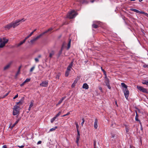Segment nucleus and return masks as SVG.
Instances as JSON below:
<instances>
[{"label": "nucleus", "instance_id": "1", "mask_svg": "<svg viewBox=\"0 0 148 148\" xmlns=\"http://www.w3.org/2000/svg\"><path fill=\"white\" fill-rule=\"evenodd\" d=\"M25 20L24 19V18L17 20L15 22H12L9 24L6 25L4 27L8 29H9L12 27L14 28L19 25L20 22L24 21H25Z\"/></svg>", "mask_w": 148, "mask_h": 148}, {"label": "nucleus", "instance_id": "2", "mask_svg": "<svg viewBox=\"0 0 148 148\" xmlns=\"http://www.w3.org/2000/svg\"><path fill=\"white\" fill-rule=\"evenodd\" d=\"M76 12L74 10L71 11L67 14V17L70 19L75 18L76 16Z\"/></svg>", "mask_w": 148, "mask_h": 148}, {"label": "nucleus", "instance_id": "3", "mask_svg": "<svg viewBox=\"0 0 148 148\" xmlns=\"http://www.w3.org/2000/svg\"><path fill=\"white\" fill-rule=\"evenodd\" d=\"M8 41V40L6 39L5 38H3V39L1 38H0V42L1 43L0 45V48H3L5 45L6 43H7Z\"/></svg>", "mask_w": 148, "mask_h": 148}, {"label": "nucleus", "instance_id": "4", "mask_svg": "<svg viewBox=\"0 0 148 148\" xmlns=\"http://www.w3.org/2000/svg\"><path fill=\"white\" fill-rule=\"evenodd\" d=\"M20 107L19 106L15 105L13 109V115L14 116L16 115L19 113V109Z\"/></svg>", "mask_w": 148, "mask_h": 148}, {"label": "nucleus", "instance_id": "5", "mask_svg": "<svg viewBox=\"0 0 148 148\" xmlns=\"http://www.w3.org/2000/svg\"><path fill=\"white\" fill-rule=\"evenodd\" d=\"M42 36V34H41L39 35V36H37L36 37H34L33 38L31 39L29 41H28L29 43H31L32 44H34L36 41L39 39Z\"/></svg>", "mask_w": 148, "mask_h": 148}, {"label": "nucleus", "instance_id": "6", "mask_svg": "<svg viewBox=\"0 0 148 148\" xmlns=\"http://www.w3.org/2000/svg\"><path fill=\"white\" fill-rule=\"evenodd\" d=\"M137 88L140 91H141L143 92L146 93H148L147 89L143 88L142 86H137Z\"/></svg>", "mask_w": 148, "mask_h": 148}, {"label": "nucleus", "instance_id": "7", "mask_svg": "<svg viewBox=\"0 0 148 148\" xmlns=\"http://www.w3.org/2000/svg\"><path fill=\"white\" fill-rule=\"evenodd\" d=\"M12 63V61H11L4 66L3 68V71H5L8 70L10 68L11 64Z\"/></svg>", "mask_w": 148, "mask_h": 148}, {"label": "nucleus", "instance_id": "8", "mask_svg": "<svg viewBox=\"0 0 148 148\" xmlns=\"http://www.w3.org/2000/svg\"><path fill=\"white\" fill-rule=\"evenodd\" d=\"M123 91L125 97V98L127 99L129 94V91L127 88L126 89H123Z\"/></svg>", "mask_w": 148, "mask_h": 148}, {"label": "nucleus", "instance_id": "9", "mask_svg": "<svg viewBox=\"0 0 148 148\" xmlns=\"http://www.w3.org/2000/svg\"><path fill=\"white\" fill-rule=\"evenodd\" d=\"M104 82L106 84V85L108 87V89H110L111 88L109 80V79L107 78L105 80Z\"/></svg>", "mask_w": 148, "mask_h": 148}, {"label": "nucleus", "instance_id": "10", "mask_svg": "<svg viewBox=\"0 0 148 148\" xmlns=\"http://www.w3.org/2000/svg\"><path fill=\"white\" fill-rule=\"evenodd\" d=\"M77 138H76V143H77V145H78V142L79 141V140L80 138V134L79 133V131L78 129H77Z\"/></svg>", "mask_w": 148, "mask_h": 148}, {"label": "nucleus", "instance_id": "11", "mask_svg": "<svg viewBox=\"0 0 148 148\" xmlns=\"http://www.w3.org/2000/svg\"><path fill=\"white\" fill-rule=\"evenodd\" d=\"M24 97H23L18 102H16V105H17L20 106H21L22 105V104L24 103Z\"/></svg>", "mask_w": 148, "mask_h": 148}, {"label": "nucleus", "instance_id": "12", "mask_svg": "<svg viewBox=\"0 0 148 148\" xmlns=\"http://www.w3.org/2000/svg\"><path fill=\"white\" fill-rule=\"evenodd\" d=\"M40 86L42 87H47L48 85V82L43 81L40 84Z\"/></svg>", "mask_w": 148, "mask_h": 148}, {"label": "nucleus", "instance_id": "13", "mask_svg": "<svg viewBox=\"0 0 148 148\" xmlns=\"http://www.w3.org/2000/svg\"><path fill=\"white\" fill-rule=\"evenodd\" d=\"M30 78H27L26 79V80L21 84H20V86L21 87L23 86H24L25 84L27 82H28L30 81Z\"/></svg>", "mask_w": 148, "mask_h": 148}, {"label": "nucleus", "instance_id": "14", "mask_svg": "<svg viewBox=\"0 0 148 148\" xmlns=\"http://www.w3.org/2000/svg\"><path fill=\"white\" fill-rule=\"evenodd\" d=\"M73 61L72 60L70 64L69 65L68 67L67 68V70H68L71 71V69L72 68L73 64Z\"/></svg>", "mask_w": 148, "mask_h": 148}, {"label": "nucleus", "instance_id": "15", "mask_svg": "<svg viewBox=\"0 0 148 148\" xmlns=\"http://www.w3.org/2000/svg\"><path fill=\"white\" fill-rule=\"evenodd\" d=\"M98 120L97 119H96L94 123V127L95 129H97L98 127L97 125Z\"/></svg>", "mask_w": 148, "mask_h": 148}, {"label": "nucleus", "instance_id": "16", "mask_svg": "<svg viewBox=\"0 0 148 148\" xmlns=\"http://www.w3.org/2000/svg\"><path fill=\"white\" fill-rule=\"evenodd\" d=\"M130 10L137 13H138L141 14L142 11H140L136 9L133 8H131Z\"/></svg>", "mask_w": 148, "mask_h": 148}, {"label": "nucleus", "instance_id": "17", "mask_svg": "<svg viewBox=\"0 0 148 148\" xmlns=\"http://www.w3.org/2000/svg\"><path fill=\"white\" fill-rule=\"evenodd\" d=\"M82 88L84 89H88L89 88V86L86 83H84L83 84Z\"/></svg>", "mask_w": 148, "mask_h": 148}, {"label": "nucleus", "instance_id": "18", "mask_svg": "<svg viewBox=\"0 0 148 148\" xmlns=\"http://www.w3.org/2000/svg\"><path fill=\"white\" fill-rule=\"evenodd\" d=\"M66 98V97H64L62 98L59 101L58 103L56 104V106L60 104L62 102V101L64 100Z\"/></svg>", "mask_w": 148, "mask_h": 148}, {"label": "nucleus", "instance_id": "19", "mask_svg": "<svg viewBox=\"0 0 148 148\" xmlns=\"http://www.w3.org/2000/svg\"><path fill=\"white\" fill-rule=\"evenodd\" d=\"M78 81V79H76L74 81V82L72 85L71 87L72 88H74L75 87L76 84L77 83Z\"/></svg>", "mask_w": 148, "mask_h": 148}, {"label": "nucleus", "instance_id": "20", "mask_svg": "<svg viewBox=\"0 0 148 148\" xmlns=\"http://www.w3.org/2000/svg\"><path fill=\"white\" fill-rule=\"evenodd\" d=\"M53 29V28L52 27L50 28L49 29H48V30H46L45 32H43L41 34H42V36L45 34V33H46L48 32L49 31H51Z\"/></svg>", "mask_w": 148, "mask_h": 148}, {"label": "nucleus", "instance_id": "21", "mask_svg": "<svg viewBox=\"0 0 148 148\" xmlns=\"http://www.w3.org/2000/svg\"><path fill=\"white\" fill-rule=\"evenodd\" d=\"M33 103L34 101H32L30 102V103L29 106V108H28V110L29 111L30 110L31 108L33 106Z\"/></svg>", "mask_w": 148, "mask_h": 148}, {"label": "nucleus", "instance_id": "22", "mask_svg": "<svg viewBox=\"0 0 148 148\" xmlns=\"http://www.w3.org/2000/svg\"><path fill=\"white\" fill-rule=\"evenodd\" d=\"M55 53L53 51H52L49 53V57L51 58L54 55Z\"/></svg>", "mask_w": 148, "mask_h": 148}, {"label": "nucleus", "instance_id": "23", "mask_svg": "<svg viewBox=\"0 0 148 148\" xmlns=\"http://www.w3.org/2000/svg\"><path fill=\"white\" fill-rule=\"evenodd\" d=\"M71 40L69 39L67 45V49H69L70 47Z\"/></svg>", "mask_w": 148, "mask_h": 148}, {"label": "nucleus", "instance_id": "24", "mask_svg": "<svg viewBox=\"0 0 148 148\" xmlns=\"http://www.w3.org/2000/svg\"><path fill=\"white\" fill-rule=\"evenodd\" d=\"M121 85L122 86L125 88L124 89H126L127 88V86L125 84L123 83H121Z\"/></svg>", "mask_w": 148, "mask_h": 148}, {"label": "nucleus", "instance_id": "25", "mask_svg": "<svg viewBox=\"0 0 148 148\" xmlns=\"http://www.w3.org/2000/svg\"><path fill=\"white\" fill-rule=\"evenodd\" d=\"M25 40H24L22 41L21 42L19 43L17 45V47H19L20 46L22 45L23 43H24L25 42Z\"/></svg>", "mask_w": 148, "mask_h": 148}, {"label": "nucleus", "instance_id": "26", "mask_svg": "<svg viewBox=\"0 0 148 148\" xmlns=\"http://www.w3.org/2000/svg\"><path fill=\"white\" fill-rule=\"evenodd\" d=\"M142 83L143 84H145L148 86V80H144L142 82Z\"/></svg>", "mask_w": 148, "mask_h": 148}, {"label": "nucleus", "instance_id": "27", "mask_svg": "<svg viewBox=\"0 0 148 148\" xmlns=\"http://www.w3.org/2000/svg\"><path fill=\"white\" fill-rule=\"evenodd\" d=\"M70 71L66 69V71L65 72V76L66 77H68L69 75V73H70Z\"/></svg>", "mask_w": 148, "mask_h": 148}, {"label": "nucleus", "instance_id": "28", "mask_svg": "<svg viewBox=\"0 0 148 148\" xmlns=\"http://www.w3.org/2000/svg\"><path fill=\"white\" fill-rule=\"evenodd\" d=\"M21 66H20L19 68H18V71L16 74V76H17L18 75L19 73L20 72V69L21 68Z\"/></svg>", "mask_w": 148, "mask_h": 148}, {"label": "nucleus", "instance_id": "29", "mask_svg": "<svg viewBox=\"0 0 148 148\" xmlns=\"http://www.w3.org/2000/svg\"><path fill=\"white\" fill-rule=\"evenodd\" d=\"M58 128V127L57 126H55L53 128H51V129L49 130L50 132L53 131H55L56 129Z\"/></svg>", "mask_w": 148, "mask_h": 148}, {"label": "nucleus", "instance_id": "30", "mask_svg": "<svg viewBox=\"0 0 148 148\" xmlns=\"http://www.w3.org/2000/svg\"><path fill=\"white\" fill-rule=\"evenodd\" d=\"M19 119L17 120L15 122V123L13 124L12 125L11 127L12 128L17 123H18V121H19Z\"/></svg>", "mask_w": 148, "mask_h": 148}, {"label": "nucleus", "instance_id": "31", "mask_svg": "<svg viewBox=\"0 0 148 148\" xmlns=\"http://www.w3.org/2000/svg\"><path fill=\"white\" fill-rule=\"evenodd\" d=\"M92 26L93 28L96 29L98 28V26L95 24H93L92 25Z\"/></svg>", "mask_w": 148, "mask_h": 148}, {"label": "nucleus", "instance_id": "32", "mask_svg": "<svg viewBox=\"0 0 148 148\" xmlns=\"http://www.w3.org/2000/svg\"><path fill=\"white\" fill-rule=\"evenodd\" d=\"M66 43L65 42H64L62 44V46L61 48L63 49V48L66 47Z\"/></svg>", "mask_w": 148, "mask_h": 148}, {"label": "nucleus", "instance_id": "33", "mask_svg": "<svg viewBox=\"0 0 148 148\" xmlns=\"http://www.w3.org/2000/svg\"><path fill=\"white\" fill-rule=\"evenodd\" d=\"M138 114L136 112V116H135V120L136 121H139V120L138 119Z\"/></svg>", "mask_w": 148, "mask_h": 148}, {"label": "nucleus", "instance_id": "34", "mask_svg": "<svg viewBox=\"0 0 148 148\" xmlns=\"http://www.w3.org/2000/svg\"><path fill=\"white\" fill-rule=\"evenodd\" d=\"M81 2L82 3L87 4L88 3V2L87 0H83Z\"/></svg>", "mask_w": 148, "mask_h": 148}, {"label": "nucleus", "instance_id": "35", "mask_svg": "<svg viewBox=\"0 0 148 148\" xmlns=\"http://www.w3.org/2000/svg\"><path fill=\"white\" fill-rule=\"evenodd\" d=\"M35 66H32L30 69V72H32L35 69Z\"/></svg>", "mask_w": 148, "mask_h": 148}, {"label": "nucleus", "instance_id": "36", "mask_svg": "<svg viewBox=\"0 0 148 148\" xmlns=\"http://www.w3.org/2000/svg\"><path fill=\"white\" fill-rule=\"evenodd\" d=\"M63 49L61 48V50H60V51L59 52V53H58V57H59L61 55V54L62 53V51L63 50Z\"/></svg>", "mask_w": 148, "mask_h": 148}, {"label": "nucleus", "instance_id": "37", "mask_svg": "<svg viewBox=\"0 0 148 148\" xmlns=\"http://www.w3.org/2000/svg\"><path fill=\"white\" fill-rule=\"evenodd\" d=\"M56 119V118L55 117H54L53 118L51 119V123H52Z\"/></svg>", "mask_w": 148, "mask_h": 148}, {"label": "nucleus", "instance_id": "38", "mask_svg": "<svg viewBox=\"0 0 148 148\" xmlns=\"http://www.w3.org/2000/svg\"><path fill=\"white\" fill-rule=\"evenodd\" d=\"M141 14H144L147 17H148V14H147V13H145L144 12L142 11Z\"/></svg>", "mask_w": 148, "mask_h": 148}, {"label": "nucleus", "instance_id": "39", "mask_svg": "<svg viewBox=\"0 0 148 148\" xmlns=\"http://www.w3.org/2000/svg\"><path fill=\"white\" fill-rule=\"evenodd\" d=\"M60 75V73H59L58 75H56V78L58 79H59Z\"/></svg>", "mask_w": 148, "mask_h": 148}, {"label": "nucleus", "instance_id": "40", "mask_svg": "<svg viewBox=\"0 0 148 148\" xmlns=\"http://www.w3.org/2000/svg\"><path fill=\"white\" fill-rule=\"evenodd\" d=\"M82 121L81 123V124L82 126H83V124H84V121H85V120H84V118H83L82 119Z\"/></svg>", "mask_w": 148, "mask_h": 148}, {"label": "nucleus", "instance_id": "41", "mask_svg": "<svg viewBox=\"0 0 148 148\" xmlns=\"http://www.w3.org/2000/svg\"><path fill=\"white\" fill-rule=\"evenodd\" d=\"M96 141L95 140H94V148H96Z\"/></svg>", "mask_w": 148, "mask_h": 148}, {"label": "nucleus", "instance_id": "42", "mask_svg": "<svg viewBox=\"0 0 148 148\" xmlns=\"http://www.w3.org/2000/svg\"><path fill=\"white\" fill-rule=\"evenodd\" d=\"M70 114V112H68L66 114H64L62 116V117L65 116H67L69 115Z\"/></svg>", "mask_w": 148, "mask_h": 148}, {"label": "nucleus", "instance_id": "43", "mask_svg": "<svg viewBox=\"0 0 148 148\" xmlns=\"http://www.w3.org/2000/svg\"><path fill=\"white\" fill-rule=\"evenodd\" d=\"M99 89L100 90L101 92H102V88L101 86H99Z\"/></svg>", "mask_w": 148, "mask_h": 148}, {"label": "nucleus", "instance_id": "44", "mask_svg": "<svg viewBox=\"0 0 148 148\" xmlns=\"http://www.w3.org/2000/svg\"><path fill=\"white\" fill-rule=\"evenodd\" d=\"M18 96V94H17L13 98V99H15L17 98Z\"/></svg>", "mask_w": 148, "mask_h": 148}, {"label": "nucleus", "instance_id": "45", "mask_svg": "<svg viewBox=\"0 0 148 148\" xmlns=\"http://www.w3.org/2000/svg\"><path fill=\"white\" fill-rule=\"evenodd\" d=\"M30 37L28 35V36L26 37L25 39L24 40H25V42L26 40L28 38H29Z\"/></svg>", "mask_w": 148, "mask_h": 148}, {"label": "nucleus", "instance_id": "46", "mask_svg": "<svg viewBox=\"0 0 148 148\" xmlns=\"http://www.w3.org/2000/svg\"><path fill=\"white\" fill-rule=\"evenodd\" d=\"M30 37L28 35V36L26 37L25 39L24 40H25V42L26 40L28 38H29Z\"/></svg>", "mask_w": 148, "mask_h": 148}, {"label": "nucleus", "instance_id": "47", "mask_svg": "<svg viewBox=\"0 0 148 148\" xmlns=\"http://www.w3.org/2000/svg\"><path fill=\"white\" fill-rule=\"evenodd\" d=\"M35 60L36 62H39V60L38 58H35Z\"/></svg>", "mask_w": 148, "mask_h": 148}, {"label": "nucleus", "instance_id": "48", "mask_svg": "<svg viewBox=\"0 0 148 148\" xmlns=\"http://www.w3.org/2000/svg\"><path fill=\"white\" fill-rule=\"evenodd\" d=\"M18 146L19 147V148H23L24 147V145H21V146Z\"/></svg>", "mask_w": 148, "mask_h": 148}, {"label": "nucleus", "instance_id": "49", "mask_svg": "<svg viewBox=\"0 0 148 148\" xmlns=\"http://www.w3.org/2000/svg\"><path fill=\"white\" fill-rule=\"evenodd\" d=\"M1 148H7V146L6 145H3Z\"/></svg>", "mask_w": 148, "mask_h": 148}, {"label": "nucleus", "instance_id": "50", "mask_svg": "<svg viewBox=\"0 0 148 148\" xmlns=\"http://www.w3.org/2000/svg\"><path fill=\"white\" fill-rule=\"evenodd\" d=\"M33 34V32H32L29 35V36L30 37Z\"/></svg>", "mask_w": 148, "mask_h": 148}, {"label": "nucleus", "instance_id": "51", "mask_svg": "<svg viewBox=\"0 0 148 148\" xmlns=\"http://www.w3.org/2000/svg\"><path fill=\"white\" fill-rule=\"evenodd\" d=\"M41 143H42V141H39L38 142L37 144H40Z\"/></svg>", "mask_w": 148, "mask_h": 148}, {"label": "nucleus", "instance_id": "52", "mask_svg": "<svg viewBox=\"0 0 148 148\" xmlns=\"http://www.w3.org/2000/svg\"><path fill=\"white\" fill-rule=\"evenodd\" d=\"M60 115L59 114H57L55 117L56 118L57 117L59 116Z\"/></svg>", "mask_w": 148, "mask_h": 148}, {"label": "nucleus", "instance_id": "53", "mask_svg": "<svg viewBox=\"0 0 148 148\" xmlns=\"http://www.w3.org/2000/svg\"><path fill=\"white\" fill-rule=\"evenodd\" d=\"M128 130H129L127 128H126V132H128Z\"/></svg>", "mask_w": 148, "mask_h": 148}, {"label": "nucleus", "instance_id": "54", "mask_svg": "<svg viewBox=\"0 0 148 148\" xmlns=\"http://www.w3.org/2000/svg\"><path fill=\"white\" fill-rule=\"evenodd\" d=\"M105 75V79H106L107 78V79H108V78L107 77L106 74V75Z\"/></svg>", "mask_w": 148, "mask_h": 148}, {"label": "nucleus", "instance_id": "55", "mask_svg": "<svg viewBox=\"0 0 148 148\" xmlns=\"http://www.w3.org/2000/svg\"><path fill=\"white\" fill-rule=\"evenodd\" d=\"M103 72L104 75L106 74V72L105 71H103Z\"/></svg>", "mask_w": 148, "mask_h": 148}, {"label": "nucleus", "instance_id": "56", "mask_svg": "<svg viewBox=\"0 0 148 148\" xmlns=\"http://www.w3.org/2000/svg\"><path fill=\"white\" fill-rule=\"evenodd\" d=\"M115 104L116 105V106L117 107H118V104H117V102H116V101H115Z\"/></svg>", "mask_w": 148, "mask_h": 148}, {"label": "nucleus", "instance_id": "57", "mask_svg": "<svg viewBox=\"0 0 148 148\" xmlns=\"http://www.w3.org/2000/svg\"><path fill=\"white\" fill-rule=\"evenodd\" d=\"M41 57V55H39L38 56V58H40Z\"/></svg>", "mask_w": 148, "mask_h": 148}, {"label": "nucleus", "instance_id": "58", "mask_svg": "<svg viewBox=\"0 0 148 148\" xmlns=\"http://www.w3.org/2000/svg\"><path fill=\"white\" fill-rule=\"evenodd\" d=\"M76 126L77 129H78V127L79 126H78V124H76Z\"/></svg>", "mask_w": 148, "mask_h": 148}, {"label": "nucleus", "instance_id": "59", "mask_svg": "<svg viewBox=\"0 0 148 148\" xmlns=\"http://www.w3.org/2000/svg\"><path fill=\"white\" fill-rule=\"evenodd\" d=\"M61 114V112L60 111L58 112V114H59V115H60Z\"/></svg>", "mask_w": 148, "mask_h": 148}, {"label": "nucleus", "instance_id": "60", "mask_svg": "<svg viewBox=\"0 0 148 148\" xmlns=\"http://www.w3.org/2000/svg\"><path fill=\"white\" fill-rule=\"evenodd\" d=\"M101 70H102V71L103 72V71H105L103 69H102V67H101Z\"/></svg>", "mask_w": 148, "mask_h": 148}, {"label": "nucleus", "instance_id": "61", "mask_svg": "<svg viewBox=\"0 0 148 148\" xmlns=\"http://www.w3.org/2000/svg\"><path fill=\"white\" fill-rule=\"evenodd\" d=\"M36 29H35L32 32H33V33H34V32L36 31Z\"/></svg>", "mask_w": 148, "mask_h": 148}, {"label": "nucleus", "instance_id": "62", "mask_svg": "<svg viewBox=\"0 0 148 148\" xmlns=\"http://www.w3.org/2000/svg\"><path fill=\"white\" fill-rule=\"evenodd\" d=\"M147 65H144V67H147Z\"/></svg>", "mask_w": 148, "mask_h": 148}, {"label": "nucleus", "instance_id": "63", "mask_svg": "<svg viewBox=\"0 0 148 148\" xmlns=\"http://www.w3.org/2000/svg\"><path fill=\"white\" fill-rule=\"evenodd\" d=\"M8 93H7L6 95H5V96H7L8 95Z\"/></svg>", "mask_w": 148, "mask_h": 148}, {"label": "nucleus", "instance_id": "64", "mask_svg": "<svg viewBox=\"0 0 148 148\" xmlns=\"http://www.w3.org/2000/svg\"><path fill=\"white\" fill-rule=\"evenodd\" d=\"M143 0H139V1L140 2H141V1H142Z\"/></svg>", "mask_w": 148, "mask_h": 148}]
</instances>
